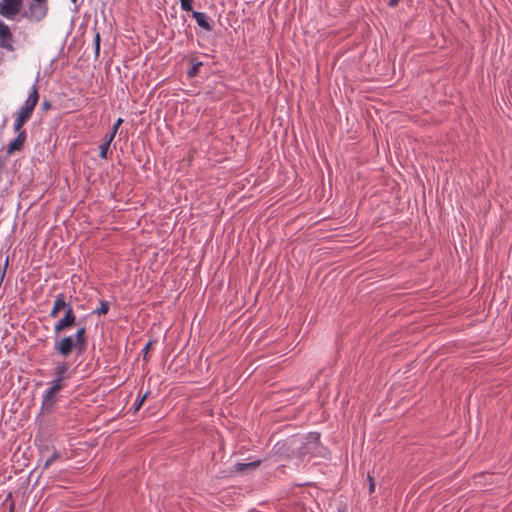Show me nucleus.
<instances>
[{
    "label": "nucleus",
    "mask_w": 512,
    "mask_h": 512,
    "mask_svg": "<svg viewBox=\"0 0 512 512\" xmlns=\"http://www.w3.org/2000/svg\"><path fill=\"white\" fill-rule=\"evenodd\" d=\"M289 448L298 458L303 459L306 456H321L322 449L320 443V434L316 432L309 433L306 437H293L288 440Z\"/></svg>",
    "instance_id": "f257e3e1"
},
{
    "label": "nucleus",
    "mask_w": 512,
    "mask_h": 512,
    "mask_svg": "<svg viewBox=\"0 0 512 512\" xmlns=\"http://www.w3.org/2000/svg\"><path fill=\"white\" fill-rule=\"evenodd\" d=\"M48 12L46 0H33L26 9L23 10L22 16L31 22L41 21Z\"/></svg>",
    "instance_id": "f03ea898"
},
{
    "label": "nucleus",
    "mask_w": 512,
    "mask_h": 512,
    "mask_svg": "<svg viewBox=\"0 0 512 512\" xmlns=\"http://www.w3.org/2000/svg\"><path fill=\"white\" fill-rule=\"evenodd\" d=\"M38 78L35 79L34 84L31 87V91L25 100L24 104L20 107L17 114L24 116L28 119L31 118L33 111L35 109V106L38 103L39 100V92H38Z\"/></svg>",
    "instance_id": "7ed1b4c3"
},
{
    "label": "nucleus",
    "mask_w": 512,
    "mask_h": 512,
    "mask_svg": "<svg viewBox=\"0 0 512 512\" xmlns=\"http://www.w3.org/2000/svg\"><path fill=\"white\" fill-rule=\"evenodd\" d=\"M54 350L64 358H67L73 350H76L79 354V346L76 344L72 336H65L61 340L56 341L54 344Z\"/></svg>",
    "instance_id": "20e7f679"
},
{
    "label": "nucleus",
    "mask_w": 512,
    "mask_h": 512,
    "mask_svg": "<svg viewBox=\"0 0 512 512\" xmlns=\"http://www.w3.org/2000/svg\"><path fill=\"white\" fill-rule=\"evenodd\" d=\"M22 4L23 0H1L0 15L12 19L21 11Z\"/></svg>",
    "instance_id": "39448f33"
},
{
    "label": "nucleus",
    "mask_w": 512,
    "mask_h": 512,
    "mask_svg": "<svg viewBox=\"0 0 512 512\" xmlns=\"http://www.w3.org/2000/svg\"><path fill=\"white\" fill-rule=\"evenodd\" d=\"M58 401L59 394L53 390L47 389L42 397L41 413L47 415L53 413Z\"/></svg>",
    "instance_id": "423d86ee"
},
{
    "label": "nucleus",
    "mask_w": 512,
    "mask_h": 512,
    "mask_svg": "<svg viewBox=\"0 0 512 512\" xmlns=\"http://www.w3.org/2000/svg\"><path fill=\"white\" fill-rule=\"evenodd\" d=\"M14 37L10 31V28L0 20V47L7 51L13 52L15 47L13 46Z\"/></svg>",
    "instance_id": "0eeeda50"
},
{
    "label": "nucleus",
    "mask_w": 512,
    "mask_h": 512,
    "mask_svg": "<svg viewBox=\"0 0 512 512\" xmlns=\"http://www.w3.org/2000/svg\"><path fill=\"white\" fill-rule=\"evenodd\" d=\"M76 324V315L74 310L68 309L64 316L59 319L54 325V333L58 334L61 331L71 328Z\"/></svg>",
    "instance_id": "6e6552de"
},
{
    "label": "nucleus",
    "mask_w": 512,
    "mask_h": 512,
    "mask_svg": "<svg viewBox=\"0 0 512 512\" xmlns=\"http://www.w3.org/2000/svg\"><path fill=\"white\" fill-rule=\"evenodd\" d=\"M26 137V131H21L17 133V137L7 146V153L12 154L15 151L21 150L26 140Z\"/></svg>",
    "instance_id": "1a4fd4ad"
},
{
    "label": "nucleus",
    "mask_w": 512,
    "mask_h": 512,
    "mask_svg": "<svg viewBox=\"0 0 512 512\" xmlns=\"http://www.w3.org/2000/svg\"><path fill=\"white\" fill-rule=\"evenodd\" d=\"M75 340L76 344L79 346V354H83L86 350L87 339H86V328L84 326L80 327L76 333L72 336Z\"/></svg>",
    "instance_id": "9d476101"
},
{
    "label": "nucleus",
    "mask_w": 512,
    "mask_h": 512,
    "mask_svg": "<svg viewBox=\"0 0 512 512\" xmlns=\"http://www.w3.org/2000/svg\"><path fill=\"white\" fill-rule=\"evenodd\" d=\"M192 17L195 19L197 24L205 31H211L213 29L208 16L204 12L192 11Z\"/></svg>",
    "instance_id": "9b49d317"
},
{
    "label": "nucleus",
    "mask_w": 512,
    "mask_h": 512,
    "mask_svg": "<svg viewBox=\"0 0 512 512\" xmlns=\"http://www.w3.org/2000/svg\"><path fill=\"white\" fill-rule=\"evenodd\" d=\"M69 364L67 362H58L54 368V375L57 379H62L64 381L70 378L69 376Z\"/></svg>",
    "instance_id": "f8f14e48"
},
{
    "label": "nucleus",
    "mask_w": 512,
    "mask_h": 512,
    "mask_svg": "<svg viewBox=\"0 0 512 512\" xmlns=\"http://www.w3.org/2000/svg\"><path fill=\"white\" fill-rule=\"evenodd\" d=\"M191 64L190 68L187 70V76L189 78H194L199 74L200 67L203 66V62L200 61L197 57L191 56L189 59Z\"/></svg>",
    "instance_id": "ddd939ff"
},
{
    "label": "nucleus",
    "mask_w": 512,
    "mask_h": 512,
    "mask_svg": "<svg viewBox=\"0 0 512 512\" xmlns=\"http://www.w3.org/2000/svg\"><path fill=\"white\" fill-rule=\"evenodd\" d=\"M48 389L53 390L59 394V392L65 388L66 383L62 379L54 378L52 381L48 383Z\"/></svg>",
    "instance_id": "4468645a"
},
{
    "label": "nucleus",
    "mask_w": 512,
    "mask_h": 512,
    "mask_svg": "<svg viewBox=\"0 0 512 512\" xmlns=\"http://www.w3.org/2000/svg\"><path fill=\"white\" fill-rule=\"evenodd\" d=\"M259 464H260L259 460L253 461V462H249V463H237L235 465V471H237V472H244L248 468H256Z\"/></svg>",
    "instance_id": "2eb2a0df"
},
{
    "label": "nucleus",
    "mask_w": 512,
    "mask_h": 512,
    "mask_svg": "<svg viewBox=\"0 0 512 512\" xmlns=\"http://www.w3.org/2000/svg\"><path fill=\"white\" fill-rule=\"evenodd\" d=\"M122 123H123V119L118 118L116 120V122L113 124L111 131L108 134H106L105 138L108 139L109 141H113V139L115 138V135Z\"/></svg>",
    "instance_id": "dca6fc26"
},
{
    "label": "nucleus",
    "mask_w": 512,
    "mask_h": 512,
    "mask_svg": "<svg viewBox=\"0 0 512 512\" xmlns=\"http://www.w3.org/2000/svg\"><path fill=\"white\" fill-rule=\"evenodd\" d=\"M66 306H67V302L65 300V295L63 293L58 294L55 297L53 307H55V309H58L59 311H61L62 308L66 307Z\"/></svg>",
    "instance_id": "f3484780"
},
{
    "label": "nucleus",
    "mask_w": 512,
    "mask_h": 512,
    "mask_svg": "<svg viewBox=\"0 0 512 512\" xmlns=\"http://www.w3.org/2000/svg\"><path fill=\"white\" fill-rule=\"evenodd\" d=\"M109 308H110L109 302L106 301V300H101L100 301V306L98 308H96L92 312V314H96V315L107 314L108 311H109Z\"/></svg>",
    "instance_id": "a211bd4d"
},
{
    "label": "nucleus",
    "mask_w": 512,
    "mask_h": 512,
    "mask_svg": "<svg viewBox=\"0 0 512 512\" xmlns=\"http://www.w3.org/2000/svg\"><path fill=\"white\" fill-rule=\"evenodd\" d=\"M112 141H109L108 139H104V142L99 146V156L102 159H107V153L110 148Z\"/></svg>",
    "instance_id": "6ab92c4d"
},
{
    "label": "nucleus",
    "mask_w": 512,
    "mask_h": 512,
    "mask_svg": "<svg viewBox=\"0 0 512 512\" xmlns=\"http://www.w3.org/2000/svg\"><path fill=\"white\" fill-rule=\"evenodd\" d=\"M28 120H29L28 118L17 114L16 120L14 123V131L17 133L21 132L22 127Z\"/></svg>",
    "instance_id": "aec40b11"
},
{
    "label": "nucleus",
    "mask_w": 512,
    "mask_h": 512,
    "mask_svg": "<svg viewBox=\"0 0 512 512\" xmlns=\"http://www.w3.org/2000/svg\"><path fill=\"white\" fill-rule=\"evenodd\" d=\"M60 457V454L57 450H54L53 453L46 459L44 463V469L49 468L54 461H56Z\"/></svg>",
    "instance_id": "412c9836"
},
{
    "label": "nucleus",
    "mask_w": 512,
    "mask_h": 512,
    "mask_svg": "<svg viewBox=\"0 0 512 512\" xmlns=\"http://www.w3.org/2000/svg\"><path fill=\"white\" fill-rule=\"evenodd\" d=\"M93 44H94L95 56L97 58L99 56V52H100V34L98 32L94 36Z\"/></svg>",
    "instance_id": "4be33fe9"
},
{
    "label": "nucleus",
    "mask_w": 512,
    "mask_h": 512,
    "mask_svg": "<svg viewBox=\"0 0 512 512\" xmlns=\"http://www.w3.org/2000/svg\"><path fill=\"white\" fill-rule=\"evenodd\" d=\"M192 2L193 0H180L181 9L183 11H193Z\"/></svg>",
    "instance_id": "5701e85b"
},
{
    "label": "nucleus",
    "mask_w": 512,
    "mask_h": 512,
    "mask_svg": "<svg viewBox=\"0 0 512 512\" xmlns=\"http://www.w3.org/2000/svg\"><path fill=\"white\" fill-rule=\"evenodd\" d=\"M148 394H149V392H146L143 396H141L139 399L136 400V402L134 403V411L135 412L141 408V406L143 405Z\"/></svg>",
    "instance_id": "b1692460"
},
{
    "label": "nucleus",
    "mask_w": 512,
    "mask_h": 512,
    "mask_svg": "<svg viewBox=\"0 0 512 512\" xmlns=\"http://www.w3.org/2000/svg\"><path fill=\"white\" fill-rule=\"evenodd\" d=\"M368 480H369V493L372 494L375 490V482H374V479L368 475Z\"/></svg>",
    "instance_id": "393cba45"
},
{
    "label": "nucleus",
    "mask_w": 512,
    "mask_h": 512,
    "mask_svg": "<svg viewBox=\"0 0 512 512\" xmlns=\"http://www.w3.org/2000/svg\"><path fill=\"white\" fill-rule=\"evenodd\" d=\"M151 344H152V342H151V341H150V342H148V343L145 345V347L142 349V353H143V357H144V359H146V356H147V354H148V351H149V349H150Z\"/></svg>",
    "instance_id": "a878e982"
},
{
    "label": "nucleus",
    "mask_w": 512,
    "mask_h": 512,
    "mask_svg": "<svg viewBox=\"0 0 512 512\" xmlns=\"http://www.w3.org/2000/svg\"><path fill=\"white\" fill-rule=\"evenodd\" d=\"M59 312L60 311L58 309H55V307H53L52 310L50 311L49 315H50V317L55 318V317H57Z\"/></svg>",
    "instance_id": "bb28decb"
},
{
    "label": "nucleus",
    "mask_w": 512,
    "mask_h": 512,
    "mask_svg": "<svg viewBox=\"0 0 512 512\" xmlns=\"http://www.w3.org/2000/svg\"><path fill=\"white\" fill-rule=\"evenodd\" d=\"M50 107H51V103L49 101H44L42 103V109L43 110H48V109H50Z\"/></svg>",
    "instance_id": "cd10ccee"
},
{
    "label": "nucleus",
    "mask_w": 512,
    "mask_h": 512,
    "mask_svg": "<svg viewBox=\"0 0 512 512\" xmlns=\"http://www.w3.org/2000/svg\"><path fill=\"white\" fill-rule=\"evenodd\" d=\"M399 3V0H389L388 5L390 7H396Z\"/></svg>",
    "instance_id": "c85d7f7f"
},
{
    "label": "nucleus",
    "mask_w": 512,
    "mask_h": 512,
    "mask_svg": "<svg viewBox=\"0 0 512 512\" xmlns=\"http://www.w3.org/2000/svg\"><path fill=\"white\" fill-rule=\"evenodd\" d=\"M68 309L73 310V307H72L71 303H69V302H67V306L63 307L62 310H65V312H66V311H68Z\"/></svg>",
    "instance_id": "c756f323"
},
{
    "label": "nucleus",
    "mask_w": 512,
    "mask_h": 512,
    "mask_svg": "<svg viewBox=\"0 0 512 512\" xmlns=\"http://www.w3.org/2000/svg\"><path fill=\"white\" fill-rule=\"evenodd\" d=\"M71 2H72V3H76V2H77V0H71Z\"/></svg>",
    "instance_id": "7c9ffc66"
},
{
    "label": "nucleus",
    "mask_w": 512,
    "mask_h": 512,
    "mask_svg": "<svg viewBox=\"0 0 512 512\" xmlns=\"http://www.w3.org/2000/svg\"><path fill=\"white\" fill-rule=\"evenodd\" d=\"M2 60H3V58H2V56H0V63L2 62Z\"/></svg>",
    "instance_id": "2f4dec72"
}]
</instances>
